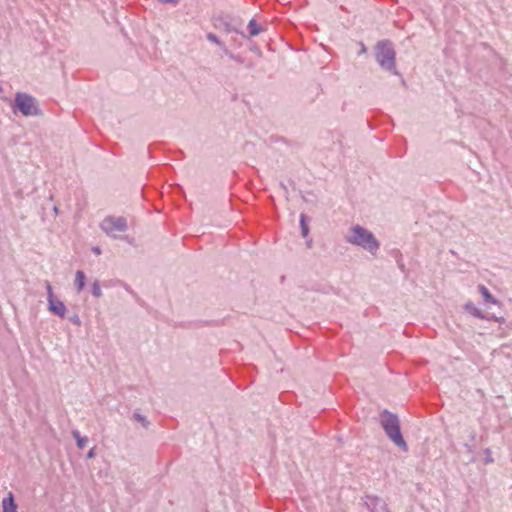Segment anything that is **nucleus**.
Returning <instances> with one entry per match:
<instances>
[{
    "mask_svg": "<svg viewBox=\"0 0 512 512\" xmlns=\"http://www.w3.org/2000/svg\"><path fill=\"white\" fill-rule=\"evenodd\" d=\"M490 319L496 321V322H499V323H504L505 322V319L503 317H497V316H492Z\"/></svg>",
    "mask_w": 512,
    "mask_h": 512,
    "instance_id": "22",
    "label": "nucleus"
},
{
    "mask_svg": "<svg viewBox=\"0 0 512 512\" xmlns=\"http://www.w3.org/2000/svg\"><path fill=\"white\" fill-rule=\"evenodd\" d=\"M92 251L93 253H95L96 255H100L101 254V249L98 247V246H95L92 248Z\"/></svg>",
    "mask_w": 512,
    "mask_h": 512,
    "instance_id": "24",
    "label": "nucleus"
},
{
    "mask_svg": "<svg viewBox=\"0 0 512 512\" xmlns=\"http://www.w3.org/2000/svg\"><path fill=\"white\" fill-rule=\"evenodd\" d=\"M101 230L112 238H118L119 233L128 229V223L124 217L107 216L100 223Z\"/></svg>",
    "mask_w": 512,
    "mask_h": 512,
    "instance_id": "5",
    "label": "nucleus"
},
{
    "mask_svg": "<svg viewBox=\"0 0 512 512\" xmlns=\"http://www.w3.org/2000/svg\"><path fill=\"white\" fill-rule=\"evenodd\" d=\"M161 3L174 4L176 5L179 0H159Z\"/></svg>",
    "mask_w": 512,
    "mask_h": 512,
    "instance_id": "23",
    "label": "nucleus"
},
{
    "mask_svg": "<svg viewBox=\"0 0 512 512\" xmlns=\"http://www.w3.org/2000/svg\"><path fill=\"white\" fill-rule=\"evenodd\" d=\"M48 309L52 313L58 315L59 317L63 318L66 314V306L65 304L57 299H48Z\"/></svg>",
    "mask_w": 512,
    "mask_h": 512,
    "instance_id": "7",
    "label": "nucleus"
},
{
    "mask_svg": "<svg viewBox=\"0 0 512 512\" xmlns=\"http://www.w3.org/2000/svg\"><path fill=\"white\" fill-rule=\"evenodd\" d=\"M69 320H70L73 324H75V325H77V326H80V325H81V319H80V317H79L77 314L72 315V316L69 318Z\"/></svg>",
    "mask_w": 512,
    "mask_h": 512,
    "instance_id": "19",
    "label": "nucleus"
},
{
    "mask_svg": "<svg viewBox=\"0 0 512 512\" xmlns=\"http://www.w3.org/2000/svg\"><path fill=\"white\" fill-rule=\"evenodd\" d=\"M2 505V512H18L17 511V504L14 500V495L12 492H9L1 502Z\"/></svg>",
    "mask_w": 512,
    "mask_h": 512,
    "instance_id": "8",
    "label": "nucleus"
},
{
    "mask_svg": "<svg viewBox=\"0 0 512 512\" xmlns=\"http://www.w3.org/2000/svg\"><path fill=\"white\" fill-rule=\"evenodd\" d=\"M484 453L486 455L485 463H487V464L492 463L494 461V459L492 458L491 450L487 448L484 450Z\"/></svg>",
    "mask_w": 512,
    "mask_h": 512,
    "instance_id": "18",
    "label": "nucleus"
},
{
    "mask_svg": "<svg viewBox=\"0 0 512 512\" xmlns=\"http://www.w3.org/2000/svg\"><path fill=\"white\" fill-rule=\"evenodd\" d=\"M92 295L96 298H100L102 296V290L100 284L97 280H95L92 284Z\"/></svg>",
    "mask_w": 512,
    "mask_h": 512,
    "instance_id": "16",
    "label": "nucleus"
},
{
    "mask_svg": "<svg viewBox=\"0 0 512 512\" xmlns=\"http://www.w3.org/2000/svg\"><path fill=\"white\" fill-rule=\"evenodd\" d=\"M134 418L139 421L145 428H147L149 426V421L146 419L145 416L139 414V413H135L134 414Z\"/></svg>",
    "mask_w": 512,
    "mask_h": 512,
    "instance_id": "17",
    "label": "nucleus"
},
{
    "mask_svg": "<svg viewBox=\"0 0 512 512\" xmlns=\"http://www.w3.org/2000/svg\"><path fill=\"white\" fill-rule=\"evenodd\" d=\"M344 240L346 243L359 247L371 255H376L380 249V242L373 232L360 224L351 225L344 235Z\"/></svg>",
    "mask_w": 512,
    "mask_h": 512,
    "instance_id": "1",
    "label": "nucleus"
},
{
    "mask_svg": "<svg viewBox=\"0 0 512 512\" xmlns=\"http://www.w3.org/2000/svg\"><path fill=\"white\" fill-rule=\"evenodd\" d=\"M207 39L212 42V43H215L217 44L218 46L221 47V49L224 51L225 54L229 55L231 58H234V56L228 51L227 47L219 40V38L213 34V33H208L207 34Z\"/></svg>",
    "mask_w": 512,
    "mask_h": 512,
    "instance_id": "12",
    "label": "nucleus"
},
{
    "mask_svg": "<svg viewBox=\"0 0 512 512\" xmlns=\"http://www.w3.org/2000/svg\"><path fill=\"white\" fill-rule=\"evenodd\" d=\"M300 227H301V233L304 238H306L309 234V227L306 222V215L301 214L300 215Z\"/></svg>",
    "mask_w": 512,
    "mask_h": 512,
    "instance_id": "15",
    "label": "nucleus"
},
{
    "mask_svg": "<svg viewBox=\"0 0 512 512\" xmlns=\"http://www.w3.org/2000/svg\"><path fill=\"white\" fill-rule=\"evenodd\" d=\"M53 212L55 215H58V208L56 206L53 208Z\"/></svg>",
    "mask_w": 512,
    "mask_h": 512,
    "instance_id": "26",
    "label": "nucleus"
},
{
    "mask_svg": "<svg viewBox=\"0 0 512 512\" xmlns=\"http://www.w3.org/2000/svg\"><path fill=\"white\" fill-rule=\"evenodd\" d=\"M85 274L83 271L78 270L75 274V285L77 287V291L81 292L84 289L85 286Z\"/></svg>",
    "mask_w": 512,
    "mask_h": 512,
    "instance_id": "10",
    "label": "nucleus"
},
{
    "mask_svg": "<svg viewBox=\"0 0 512 512\" xmlns=\"http://www.w3.org/2000/svg\"><path fill=\"white\" fill-rule=\"evenodd\" d=\"M46 290H47V294H48L47 300L48 299L53 300L54 299L53 289H52V286L50 285V283H47Z\"/></svg>",
    "mask_w": 512,
    "mask_h": 512,
    "instance_id": "20",
    "label": "nucleus"
},
{
    "mask_svg": "<svg viewBox=\"0 0 512 512\" xmlns=\"http://www.w3.org/2000/svg\"><path fill=\"white\" fill-rule=\"evenodd\" d=\"M380 424L384 429L386 435L389 439L401 450L406 452L408 450L407 443L405 442L401 431H400V422L398 417L390 413L387 410H384L381 414Z\"/></svg>",
    "mask_w": 512,
    "mask_h": 512,
    "instance_id": "2",
    "label": "nucleus"
},
{
    "mask_svg": "<svg viewBox=\"0 0 512 512\" xmlns=\"http://www.w3.org/2000/svg\"><path fill=\"white\" fill-rule=\"evenodd\" d=\"M72 436L76 440L79 449H83L88 443V438L86 436H81L78 430H73Z\"/></svg>",
    "mask_w": 512,
    "mask_h": 512,
    "instance_id": "13",
    "label": "nucleus"
},
{
    "mask_svg": "<svg viewBox=\"0 0 512 512\" xmlns=\"http://www.w3.org/2000/svg\"><path fill=\"white\" fill-rule=\"evenodd\" d=\"M249 34L251 37L257 36L261 32V27L257 24L254 19H251L248 23Z\"/></svg>",
    "mask_w": 512,
    "mask_h": 512,
    "instance_id": "14",
    "label": "nucleus"
},
{
    "mask_svg": "<svg viewBox=\"0 0 512 512\" xmlns=\"http://www.w3.org/2000/svg\"><path fill=\"white\" fill-rule=\"evenodd\" d=\"M478 290L485 301L490 302L494 305H499V301L493 297V295L489 292L486 286L479 285Z\"/></svg>",
    "mask_w": 512,
    "mask_h": 512,
    "instance_id": "9",
    "label": "nucleus"
},
{
    "mask_svg": "<svg viewBox=\"0 0 512 512\" xmlns=\"http://www.w3.org/2000/svg\"><path fill=\"white\" fill-rule=\"evenodd\" d=\"M464 309H465V311H467L468 313H470L471 315H473L477 318H480V319L484 318V315L481 312V310L478 309L472 302L466 303L464 306Z\"/></svg>",
    "mask_w": 512,
    "mask_h": 512,
    "instance_id": "11",
    "label": "nucleus"
},
{
    "mask_svg": "<svg viewBox=\"0 0 512 512\" xmlns=\"http://www.w3.org/2000/svg\"><path fill=\"white\" fill-rule=\"evenodd\" d=\"M95 455H96V448H95V447H93V448H91V449L88 451V453H87V455H86V456H87V458H88V459H92V458H94V457H95Z\"/></svg>",
    "mask_w": 512,
    "mask_h": 512,
    "instance_id": "21",
    "label": "nucleus"
},
{
    "mask_svg": "<svg viewBox=\"0 0 512 512\" xmlns=\"http://www.w3.org/2000/svg\"><path fill=\"white\" fill-rule=\"evenodd\" d=\"M375 58L382 69L398 74L395 64V51L389 41H381L375 47Z\"/></svg>",
    "mask_w": 512,
    "mask_h": 512,
    "instance_id": "3",
    "label": "nucleus"
},
{
    "mask_svg": "<svg viewBox=\"0 0 512 512\" xmlns=\"http://www.w3.org/2000/svg\"><path fill=\"white\" fill-rule=\"evenodd\" d=\"M12 110L14 113L19 111L25 117L38 116L41 113L35 98L24 92L15 94Z\"/></svg>",
    "mask_w": 512,
    "mask_h": 512,
    "instance_id": "4",
    "label": "nucleus"
},
{
    "mask_svg": "<svg viewBox=\"0 0 512 512\" xmlns=\"http://www.w3.org/2000/svg\"><path fill=\"white\" fill-rule=\"evenodd\" d=\"M364 503L370 512H388L385 502L377 496H366Z\"/></svg>",
    "mask_w": 512,
    "mask_h": 512,
    "instance_id": "6",
    "label": "nucleus"
},
{
    "mask_svg": "<svg viewBox=\"0 0 512 512\" xmlns=\"http://www.w3.org/2000/svg\"><path fill=\"white\" fill-rule=\"evenodd\" d=\"M465 447L467 448V450H468L469 452H471V453L473 452V449H472V447H471V446H469V445H465Z\"/></svg>",
    "mask_w": 512,
    "mask_h": 512,
    "instance_id": "25",
    "label": "nucleus"
}]
</instances>
